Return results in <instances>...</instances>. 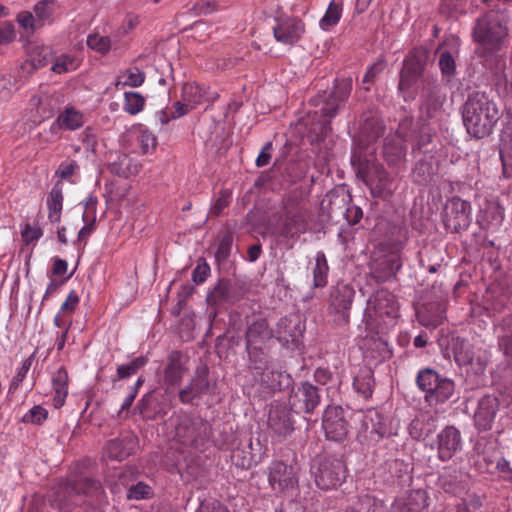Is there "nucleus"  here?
<instances>
[{
	"instance_id": "1",
	"label": "nucleus",
	"mask_w": 512,
	"mask_h": 512,
	"mask_svg": "<svg viewBox=\"0 0 512 512\" xmlns=\"http://www.w3.org/2000/svg\"><path fill=\"white\" fill-rule=\"evenodd\" d=\"M282 208L268 222L271 234L287 248L308 229L309 211L300 193L291 192L282 199Z\"/></svg>"
},
{
	"instance_id": "2",
	"label": "nucleus",
	"mask_w": 512,
	"mask_h": 512,
	"mask_svg": "<svg viewBox=\"0 0 512 512\" xmlns=\"http://www.w3.org/2000/svg\"><path fill=\"white\" fill-rule=\"evenodd\" d=\"M462 117L467 132L476 139H482L492 133L500 112L485 92L474 91L463 105Z\"/></svg>"
},
{
	"instance_id": "3",
	"label": "nucleus",
	"mask_w": 512,
	"mask_h": 512,
	"mask_svg": "<svg viewBox=\"0 0 512 512\" xmlns=\"http://www.w3.org/2000/svg\"><path fill=\"white\" fill-rule=\"evenodd\" d=\"M471 36L476 43L475 54L484 60H490L504 48L508 27L496 15L486 13L476 19Z\"/></svg>"
},
{
	"instance_id": "4",
	"label": "nucleus",
	"mask_w": 512,
	"mask_h": 512,
	"mask_svg": "<svg viewBox=\"0 0 512 512\" xmlns=\"http://www.w3.org/2000/svg\"><path fill=\"white\" fill-rule=\"evenodd\" d=\"M352 90V78L335 79L334 90L330 93L326 91L323 94L311 99V103L318 107L314 111V117L317 123L314 124L310 131L317 135L318 139L325 138L331 131V120L338 112L340 103L346 101Z\"/></svg>"
},
{
	"instance_id": "5",
	"label": "nucleus",
	"mask_w": 512,
	"mask_h": 512,
	"mask_svg": "<svg viewBox=\"0 0 512 512\" xmlns=\"http://www.w3.org/2000/svg\"><path fill=\"white\" fill-rule=\"evenodd\" d=\"M101 493V484L94 479L80 478L73 482H61L53 492L51 505L59 512H68L80 505L84 496L98 497Z\"/></svg>"
},
{
	"instance_id": "6",
	"label": "nucleus",
	"mask_w": 512,
	"mask_h": 512,
	"mask_svg": "<svg viewBox=\"0 0 512 512\" xmlns=\"http://www.w3.org/2000/svg\"><path fill=\"white\" fill-rule=\"evenodd\" d=\"M249 371L251 385L260 397L267 398L281 390L285 375L271 366L269 355L249 358Z\"/></svg>"
},
{
	"instance_id": "7",
	"label": "nucleus",
	"mask_w": 512,
	"mask_h": 512,
	"mask_svg": "<svg viewBox=\"0 0 512 512\" xmlns=\"http://www.w3.org/2000/svg\"><path fill=\"white\" fill-rule=\"evenodd\" d=\"M311 469L317 487L322 490L335 489L346 478V466L337 458L317 456Z\"/></svg>"
},
{
	"instance_id": "8",
	"label": "nucleus",
	"mask_w": 512,
	"mask_h": 512,
	"mask_svg": "<svg viewBox=\"0 0 512 512\" xmlns=\"http://www.w3.org/2000/svg\"><path fill=\"white\" fill-rule=\"evenodd\" d=\"M274 337L267 319L259 317L248 323L245 333L246 350L249 358L269 355V342Z\"/></svg>"
},
{
	"instance_id": "9",
	"label": "nucleus",
	"mask_w": 512,
	"mask_h": 512,
	"mask_svg": "<svg viewBox=\"0 0 512 512\" xmlns=\"http://www.w3.org/2000/svg\"><path fill=\"white\" fill-rule=\"evenodd\" d=\"M429 58V51L416 47L409 52L400 72L398 90L403 92L412 87L422 77Z\"/></svg>"
},
{
	"instance_id": "10",
	"label": "nucleus",
	"mask_w": 512,
	"mask_h": 512,
	"mask_svg": "<svg viewBox=\"0 0 512 512\" xmlns=\"http://www.w3.org/2000/svg\"><path fill=\"white\" fill-rule=\"evenodd\" d=\"M444 226L452 233L466 230L471 223V205L459 197L447 201L442 212Z\"/></svg>"
},
{
	"instance_id": "11",
	"label": "nucleus",
	"mask_w": 512,
	"mask_h": 512,
	"mask_svg": "<svg viewBox=\"0 0 512 512\" xmlns=\"http://www.w3.org/2000/svg\"><path fill=\"white\" fill-rule=\"evenodd\" d=\"M322 426L327 439L344 440L349 432L344 409L340 406H328L323 415Z\"/></svg>"
},
{
	"instance_id": "12",
	"label": "nucleus",
	"mask_w": 512,
	"mask_h": 512,
	"mask_svg": "<svg viewBox=\"0 0 512 512\" xmlns=\"http://www.w3.org/2000/svg\"><path fill=\"white\" fill-rule=\"evenodd\" d=\"M247 290L243 284L232 282L230 280L221 279L216 286L208 292L207 302L209 305L217 306L224 303L233 304L241 300Z\"/></svg>"
},
{
	"instance_id": "13",
	"label": "nucleus",
	"mask_w": 512,
	"mask_h": 512,
	"mask_svg": "<svg viewBox=\"0 0 512 512\" xmlns=\"http://www.w3.org/2000/svg\"><path fill=\"white\" fill-rule=\"evenodd\" d=\"M320 390L309 382H303L293 390L289 398L291 409L296 413H311L320 403Z\"/></svg>"
},
{
	"instance_id": "14",
	"label": "nucleus",
	"mask_w": 512,
	"mask_h": 512,
	"mask_svg": "<svg viewBox=\"0 0 512 512\" xmlns=\"http://www.w3.org/2000/svg\"><path fill=\"white\" fill-rule=\"evenodd\" d=\"M361 433L366 440L379 442L392 435L387 419L375 409L368 410L362 419Z\"/></svg>"
},
{
	"instance_id": "15",
	"label": "nucleus",
	"mask_w": 512,
	"mask_h": 512,
	"mask_svg": "<svg viewBox=\"0 0 512 512\" xmlns=\"http://www.w3.org/2000/svg\"><path fill=\"white\" fill-rule=\"evenodd\" d=\"M500 407L499 398L494 394H486L478 401L474 413V423L478 430L488 431L492 428Z\"/></svg>"
},
{
	"instance_id": "16",
	"label": "nucleus",
	"mask_w": 512,
	"mask_h": 512,
	"mask_svg": "<svg viewBox=\"0 0 512 512\" xmlns=\"http://www.w3.org/2000/svg\"><path fill=\"white\" fill-rule=\"evenodd\" d=\"M354 291L348 285L338 286L331 294L330 309L335 315L334 321L346 324L349 321V310L352 305Z\"/></svg>"
},
{
	"instance_id": "17",
	"label": "nucleus",
	"mask_w": 512,
	"mask_h": 512,
	"mask_svg": "<svg viewBox=\"0 0 512 512\" xmlns=\"http://www.w3.org/2000/svg\"><path fill=\"white\" fill-rule=\"evenodd\" d=\"M367 312L371 315L373 311L377 316L396 318L398 316L399 304L396 297L386 289L378 290L368 300Z\"/></svg>"
},
{
	"instance_id": "18",
	"label": "nucleus",
	"mask_w": 512,
	"mask_h": 512,
	"mask_svg": "<svg viewBox=\"0 0 512 512\" xmlns=\"http://www.w3.org/2000/svg\"><path fill=\"white\" fill-rule=\"evenodd\" d=\"M85 123V115L74 106L68 105L59 112L56 119L49 127V133L57 136L61 130L75 131L80 129Z\"/></svg>"
},
{
	"instance_id": "19",
	"label": "nucleus",
	"mask_w": 512,
	"mask_h": 512,
	"mask_svg": "<svg viewBox=\"0 0 512 512\" xmlns=\"http://www.w3.org/2000/svg\"><path fill=\"white\" fill-rule=\"evenodd\" d=\"M462 444L460 431L454 426H446L437 435L438 457L442 461L450 460L460 450Z\"/></svg>"
},
{
	"instance_id": "20",
	"label": "nucleus",
	"mask_w": 512,
	"mask_h": 512,
	"mask_svg": "<svg viewBox=\"0 0 512 512\" xmlns=\"http://www.w3.org/2000/svg\"><path fill=\"white\" fill-rule=\"evenodd\" d=\"M304 32V23L294 17L280 18L273 28V34L278 42L285 45L296 43Z\"/></svg>"
},
{
	"instance_id": "21",
	"label": "nucleus",
	"mask_w": 512,
	"mask_h": 512,
	"mask_svg": "<svg viewBox=\"0 0 512 512\" xmlns=\"http://www.w3.org/2000/svg\"><path fill=\"white\" fill-rule=\"evenodd\" d=\"M269 483L273 489L280 491L295 488L298 484V479L294 467L281 461L274 462L270 468Z\"/></svg>"
},
{
	"instance_id": "22",
	"label": "nucleus",
	"mask_w": 512,
	"mask_h": 512,
	"mask_svg": "<svg viewBox=\"0 0 512 512\" xmlns=\"http://www.w3.org/2000/svg\"><path fill=\"white\" fill-rule=\"evenodd\" d=\"M268 426L278 436H287L293 431V421L290 409L284 404L271 406L268 415Z\"/></svg>"
},
{
	"instance_id": "23",
	"label": "nucleus",
	"mask_w": 512,
	"mask_h": 512,
	"mask_svg": "<svg viewBox=\"0 0 512 512\" xmlns=\"http://www.w3.org/2000/svg\"><path fill=\"white\" fill-rule=\"evenodd\" d=\"M304 332V324L297 314L285 316L279 320L276 327V337L285 343H297Z\"/></svg>"
},
{
	"instance_id": "24",
	"label": "nucleus",
	"mask_w": 512,
	"mask_h": 512,
	"mask_svg": "<svg viewBox=\"0 0 512 512\" xmlns=\"http://www.w3.org/2000/svg\"><path fill=\"white\" fill-rule=\"evenodd\" d=\"M136 446V437L128 434L108 441L104 446V454L111 460L123 461L135 451Z\"/></svg>"
},
{
	"instance_id": "25",
	"label": "nucleus",
	"mask_w": 512,
	"mask_h": 512,
	"mask_svg": "<svg viewBox=\"0 0 512 512\" xmlns=\"http://www.w3.org/2000/svg\"><path fill=\"white\" fill-rule=\"evenodd\" d=\"M400 267L401 263L397 255H387L374 262L370 276L376 283H384L394 277Z\"/></svg>"
},
{
	"instance_id": "26",
	"label": "nucleus",
	"mask_w": 512,
	"mask_h": 512,
	"mask_svg": "<svg viewBox=\"0 0 512 512\" xmlns=\"http://www.w3.org/2000/svg\"><path fill=\"white\" fill-rule=\"evenodd\" d=\"M112 156L113 159L108 165L111 173L124 178H128L139 173L141 168L140 163L129 155L116 152Z\"/></svg>"
},
{
	"instance_id": "27",
	"label": "nucleus",
	"mask_w": 512,
	"mask_h": 512,
	"mask_svg": "<svg viewBox=\"0 0 512 512\" xmlns=\"http://www.w3.org/2000/svg\"><path fill=\"white\" fill-rule=\"evenodd\" d=\"M362 120L360 134L365 143L374 142L384 134L385 125L376 113L366 112L362 115Z\"/></svg>"
},
{
	"instance_id": "28",
	"label": "nucleus",
	"mask_w": 512,
	"mask_h": 512,
	"mask_svg": "<svg viewBox=\"0 0 512 512\" xmlns=\"http://www.w3.org/2000/svg\"><path fill=\"white\" fill-rule=\"evenodd\" d=\"M187 360V356L180 351H173L170 354L164 375L167 384L176 385L181 381L183 375L187 372V368L184 366Z\"/></svg>"
},
{
	"instance_id": "29",
	"label": "nucleus",
	"mask_w": 512,
	"mask_h": 512,
	"mask_svg": "<svg viewBox=\"0 0 512 512\" xmlns=\"http://www.w3.org/2000/svg\"><path fill=\"white\" fill-rule=\"evenodd\" d=\"M406 145L400 137H386L383 157L390 166H398L405 161Z\"/></svg>"
},
{
	"instance_id": "30",
	"label": "nucleus",
	"mask_w": 512,
	"mask_h": 512,
	"mask_svg": "<svg viewBox=\"0 0 512 512\" xmlns=\"http://www.w3.org/2000/svg\"><path fill=\"white\" fill-rule=\"evenodd\" d=\"M371 185L372 194L376 197L385 199L391 197L395 189L393 179L385 169L379 166L374 169V174L371 178Z\"/></svg>"
},
{
	"instance_id": "31",
	"label": "nucleus",
	"mask_w": 512,
	"mask_h": 512,
	"mask_svg": "<svg viewBox=\"0 0 512 512\" xmlns=\"http://www.w3.org/2000/svg\"><path fill=\"white\" fill-rule=\"evenodd\" d=\"M350 195H339L330 193L327 198L322 201V206L327 210L331 219L344 218V215L349 211Z\"/></svg>"
},
{
	"instance_id": "32",
	"label": "nucleus",
	"mask_w": 512,
	"mask_h": 512,
	"mask_svg": "<svg viewBox=\"0 0 512 512\" xmlns=\"http://www.w3.org/2000/svg\"><path fill=\"white\" fill-rule=\"evenodd\" d=\"M68 373L64 367L59 368L52 376V387L54 391L53 406L61 408L68 395Z\"/></svg>"
},
{
	"instance_id": "33",
	"label": "nucleus",
	"mask_w": 512,
	"mask_h": 512,
	"mask_svg": "<svg viewBox=\"0 0 512 512\" xmlns=\"http://www.w3.org/2000/svg\"><path fill=\"white\" fill-rule=\"evenodd\" d=\"M455 394V384L449 378H442L440 376L433 391L425 395V400L430 404L445 403L450 400Z\"/></svg>"
},
{
	"instance_id": "34",
	"label": "nucleus",
	"mask_w": 512,
	"mask_h": 512,
	"mask_svg": "<svg viewBox=\"0 0 512 512\" xmlns=\"http://www.w3.org/2000/svg\"><path fill=\"white\" fill-rule=\"evenodd\" d=\"M252 440L241 447H235L231 451V462L238 468L241 469H250L254 464L258 463V458L255 453H253L252 448Z\"/></svg>"
},
{
	"instance_id": "35",
	"label": "nucleus",
	"mask_w": 512,
	"mask_h": 512,
	"mask_svg": "<svg viewBox=\"0 0 512 512\" xmlns=\"http://www.w3.org/2000/svg\"><path fill=\"white\" fill-rule=\"evenodd\" d=\"M30 102L36 106L37 115L41 120L53 117L59 109V99L52 95L34 96Z\"/></svg>"
},
{
	"instance_id": "36",
	"label": "nucleus",
	"mask_w": 512,
	"mask_h": 512,
	"mask_svg": "<svg viewBox=\"0 0 512 512\" xmlns=\"http://www.w3.org/2000/svg\"><path fill=\"white\" fill-rule=\"evenodd\" d=\"M48 218L51 223H57L61 219L63 207L62 183L58 181L47 197Z\"/></svg>"
},
{
	"instance_id": "37",
	"label": "nucleus",
	"mask_w": 512,
	"mask_h": 512,
	"mask_svg": "<svg viewBox=\"0 0 512 512\" xmlns=\"http://www.w3.org/2000/svg\"><path fill=\"white\" fill-rule=\"evenodd\" d=\"M59 9V5L55 0H43L38 2L34 7L36 21L40 27L45 24H51Z\"/></svg>"
},
{
	"instance_id": "38",
	"label": "nucleus",
	"mask_w": 512,
	"mask_h": 512,
	"mask_svg": "<svg viewBox=\"0 0 512 512\" xmlns=\"http://www.w3.org/2000/svg\"><path fill=\"white\" fill-rule=\"evenodd\" d=\"M476 464L483 473H494L496 470H499L502 473L508 474V477L512 479V458L510 460L499 458L496 461H488L485 456H479Z\"/></svg>"
},
{
	"instance_id": "39",
	"label": "nucleus",
	"mask_w": 512,
	"mask_h": 512,
	"mask_svg": "<svg viewBox=\"0 0 512 512\" xmlns=\"http://www.w3.org/2000/svg\"><path fill=\"white\" fill-rule=\"evenodd\" d=\"M398 499L407 504L410 512H425L428 507L427 492L423 489L410 490Z\"/></svg>"
},
{
	"instance_id": "40",
	"label": "nucleus",
	"mask_w": 512,
	"mask_h": 512,
	"mask_svg": "<svg viewBox=\"0 0 512 512\" xmlns=\"http://www.w3.org/2000/svg\"><path fill=\"white\" fill-rule=\"evenodd\" d=\"M28 59L33 68H42L52 61L53 51L49 46L35 44L29 48Z\"/></svg>"
},
{
	"instance_id": "41",
	"label": "nucleus",
	"mask_w": 512,
	"mask_h": 512,
	"mask_svg": "<svg viewBox=\"0 0 512 512\" xmlns=\"http://www.w3.org/2000/svg\"><path fill=\"white\" fill-rule=\"evenodd\" d=\"M375 385L373 373L371 370H361L354 378L353 387L365 399L372 396Z\"/></svg>"
},
{
	"instance_id": "42",
	"label": "nucleus",
	"mask_w": 512,
	"mask_h": 512,
	"mask_svg": "<svg viewBox=\"0 0 512 512\" xmlns=\"http://www.w3.org/2000/svg\"><path fill=\"white\" fill-rule=\"evenodd\" d=\"M449 347L453 352L455 361L458 364H467L472 360V353L469 344L460 337H452Z\"/></svg>"
},
{
	"instance_id": "43",
	"label": "nucleus",
	"mask_w": 512,
	"mask_h": 512,
	"mask_svg": "<svg viewBox=\"0 0 512 512\" xmlns=\"http://www.w3.org/2000/svg\"><path fill=\"white\" fill-rule=\"evenodd\" d=\"M147 363V358L139 356L131 360L129 363L119 365L117 367L116 375L113 377V382L123 380L135 375Z\"/></svg>"
},
{
	"instance_id": "44",
	"label": "nucleus",
	"mask_w": 512,
	"mask_h": 512,
	"mask_svg": "<svg viewBox=\"0 0 512 512\" xmlns=\"http://www.w3.org/2000/svg\"><path fill=\"white\" fill-rule=\"evenodd\" d=\"M144 81L145 73L137 67H132L123 71L119 75L117 86L139 87L144 83Z\"/></svg>"
},
{
	"instance_id": "45",
	"label": "nucleus",
	"mask_w": 512,
	"mask_h": 512,
	"mask_svg": "<svg viewBox=\"0 0 512 512\" xmlns=\"http://www.w3.org/2000/svg\"><path fill=\"white\" fill-rule=\"evenodd\" d=\"M442 80L446 83H450L456 75V61L449 51H443L440 54L438 62Z\"/></svg>"
},
{
	"instance_id": "46",
	"label": "nucleus",
	"mask_w": 512,
	"mask_h": 512,
	"mask_svg": "<svg viewBox=\"0 0 512 512\" xmlns=\"http://www.w3.org/2000/svg\"><path fill=\"white\" fill-rule=\"evenodd\" d=\"M80 65V60L70 54H62L53 61L52 71L57 74L68 73L76 70Z\"/></svg>"
},
{
	"instance_id": "47",
	"label": "nucleus",
	"mask_w": 512,
	"mask_h": 512,
	"mask_svg": "<svg viewBox=\"0 0 512 512\" xmlns=\"http://www.w3.org/2000/svg\"><path fill=\"white\" fill-rule=\"evenodd\" d=\"M439 378L440 375L435 370L426 368L419 371L416 382L418 387L425 392V395H428L433 391Z\"/></svg>"
},
{
	"instance_id": "48",
	"label": "nucleus",
	"mask_w": 512,
	"mask_h": 512,
	"mask_svg": "<svg viewBox=\"0 0 512 512\" xmlns=\"http://www.w3.org/2000/svg\"><path fill=\"white\" fill-rule=\"evenodd\" d=\"M329 267L324 253L320 252L316 256V263L313 269L314 287H324L327 284Z\"/></svg>"
},
{
	"instance_id": "49",
	"label": "nucleus",
	"mask_w": 512,
	"mask_h": 512,
	"mask_svg": "<svg viewBox=\"0 0 512 512\" xmlns=\"http://www.w3.org/2000/svg\"><path fill=\"white\" fill-rule=\"evenodd\" d=\"M145 106V98L139 92H125L123 110L130 115H137Z\"/></svg>"
},
{
	"instance_id": "50",
	"label": "nucleus",
	"mask_w": 512,
	"mask_h": 512,
	"mask_svg": "<svg viewBox=\"0 0 512 512\" xmlns=\"http://www.w3.org/2000/svg\"><path fill=\"white\" fill-rule=\"evenodd\" d=\"M19 89L18 80L11 74L0 76V101H7Z\"/></svg>"
},
{
	"instance_id": "51",
	"label": "nucleus",
	"mask_w": 512,
	"mask_h": 512,
	"mask_svg": "<svg viewBox=\"0 0 512 512\" xmlns=\"http://www.w3.org/2000/svg\"><path fill=\"white\" fill-rule=\"evenodd\" d=\"M87 46L101 55H106L111 49V39L109 36L93 33L87 37Z\"/></svg>"
},
{
	"instance_id": "52",
	"label": "nucleus",
	"mask_w": 512,
	"mask_h": 512,
	"mask_svg": "<svg viewBox=\"0 0 512 512\" xmlns=\"http://www.w3.org/2000/svg\"><path fill=\"white\" fill-rule=\"evenodd\" d=\"M342 8L340 5L335 4L333 1L328 6L324 16L320 20V26L322 29L327 30L331 26L336 25L341 17Z\"/></svg>"
},
{
	"instance_id": "53",
	"label": "nucleus",
	"mask_w": 512,
	"mask_h": 512,
	"mask_svg": "<svg viewBox=\"0 0 512 512\" xmlns=\"http://www.w3.org/2000/svg\"><path fill=\"white\" fill-rule=\"evenodd\" d=\"M196 91H194V109L198 104H205L204 110H206L210 104L218 97L215 91H211L210 88L205 86L197 85Z\"/></svg>"
},
{
	"instance_id": "54",
	"label": "nucleus",
	"mask_w": 512,
	"mask_h": 512,
	"mask_svg": "<svg viewBox=\"0 0 512 512\" xmlns=\"http://www.w3.org/2000/svg\"><path fill=\"white\" fill-rule=\"evenodd\" d=\"M48 418V411L41 405H35L22 417L24 423L41 425Z\"/></svg>"
},
{
	"instance_id": "55",
	"label": "nucleus",
	"mask_w": 512,
	"mask_h": 512,
	"mask_svg": "<svg viewBox=\"0 0 512 512\" xmlns=\"http://www.w3.org/2000/svg\"><path fill=\"white\" fill-rule=\"evenodd\" d=\"M137 143L141 148V152L143 154H147L150 150L155 149L157 139L151 131L147 129H140L137 135Z\"/></svg>"
},
{
	"instance_id": "56",
	"label": "nucleus",
	"mask_w": 512,
	"mask_h": 512,
	"mask_svg": "<svg viewBox=\"0 0 512 512\" xmlns=\"http://www.w3.org/2000/svg\"><path fill=\"white\" fill-rule=\"evenodd\" d=\"M152 495V488L144 482H138L132 485L127 491V498L130 500L148 499L151 498Z\"/></svg>"
},
{
	"instance_id": "57",
	"label": "nucleus",
	"mask_w": 512,
	"mask_h": 512,
	"mask_svg": "<svg viewBox=\"0 0 512 512\" xmlns=\"http://www.w3.org/2000/svg\"><path fill=\"white\" fill-rule=\"evenodd\" d=\"M32 365L31 358H28L24 360L20 367L17 368L15 376L12 378L10 386H9V392H15L25 379L30 367Z\"/></svg>"
},
{
	"instance_id": "58",
	"label": "nucleus",
	"mask_w": 512,
	"mask_h": 512,
	"mask_svg": "<svg viewBox=\"0 0 512 512\" xmlns=\"http://www.w3.org/2000/svg\"><path fill=\"white\" fill-rule=\"evenodd\" d=\"M79 170L77 161L67 159L60 163L55 175L61 180H70V178Z\"/></svg>"
},
{
	"instance_id": "59",
	"label": "nucleus",
	"mask_w": 512,
	"mask_h": 512,
	"mask_svg": "<svg viewBox=\"0 0 512 512\" xmlns=\"http://www.w3.org/2000/svg\"><path fill=\"white\" fill-rule=\"evenodd\" d=\"M457 512H483V501L478 495H469L463 504L458 506Z\"/></svg>"
},
{
	"instance_id": "60",
	"label": "nucleus",
	"mask_w": 512,
	"mask_h": 512,
	"mask_svg": "<svg viewBox=\"0 0 512 512\" xmlns=\"http://www.w3.org/2000/svg\"><path fill=\"white\" fill-rule=\"evenodd\" d=\"M190 452L188 451V456L184 454V451L180 452L181 458H177L175 466L177 468L178 473L180 474L182 480L184 482L190 481V464L192 462L191 459H189Z\"/></svg>"
},
{
	"instance_id": "61",
	"label": "nucleus",
	"mask_w": 512,
	"mask_h": 512,
	"mask_svg": "<svg viewBox=\"0 0 512 512\" xmlns=\"http://www.w3.org/2000/svg\"><path fill=\"white\" fill-rule=\"evenodd\" d=\"M80 302V298L76 290H71L65 301L61 304L59 312L71 316Z\"/></svg>"
},
{
	"instance_id": "62",
	"label": "nucleus",
	"mask_w": 512,
	"mask_h": 512,
	"mask_svg": "<svg viewBox=\"0 0 512 512\" xmlns=\"http://www.w3.org/2000/svg\"><path fill=\"white\" fill-rule=\"evenodd\" d=\"M43 235V231L41 228L32 227L30 224H25L23 229L21 230V237L23 242L27 245L33 242H36Z\"/></svg>"
},
{
	"instance_id": "63",
	"label": "nucleus",
	"mask_w": 512,
	"mask_h": 512,
	"mask_svg": "<svg viewBox=\"0 0 512 512\" xmlns=\"http://www.w3.org/2000/svg\"><path fill=\"white\" fill-rule=\"evenodd\" d=\"M196 512H228L227 509L216 499L207 498L200 501Z\"/></svg>"
},
{
	"instance_id": "64",
	"label": "nucleus",
	"mask_w": 512,
	"mask_h": 512,
	"mask_svg": "<svg viewBox=\"0 0 512 512\" xmlns=\"http://www.w3.org/2000/svg\"><path fill=\"white\" fill-rule=\"evenodd\" d=\"M210 274V267L204 258L197 260V266L194 268V283H203Z\"/></svg>"
}]
</instances>
